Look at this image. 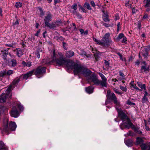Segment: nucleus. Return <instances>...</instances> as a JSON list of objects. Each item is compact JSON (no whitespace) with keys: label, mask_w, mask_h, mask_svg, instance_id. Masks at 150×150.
Instances as JSON below:
<instances>
[{"label":"nucleus","mask_w":150,"mask_h":150,"mask_svg":"<svg viewBox=\"0 0 150 150\" xmlns=\"http://www.w3.org/2000/svg\"><path fill=\"white\" fill-rule=\"evenodd\" d=\"M16 54L19 57H21L23 54V52L21 49L16 48Z\"/></svg>","instance_id":"18"},{"label":"nucleus","mask_w":150,"mask_h":150,"mask_svg":"<svg viewBox=\"0 0 150 150\" xmlns=\"http://www.w3.org/2000/svg\"><path fill=\"white\" fill-rule=\"evenodd\" d=\"M52 20V15L50 13H48L47 16H45L44 21L45 26H47L51 29H54L56 27L55 24L53 23L50 24L49 22Z\"/></svg>","instance_id":"4"},{"label":"nucleus","mask_w":150,"mask_h":150,"mask_svg":"<svg viewBox=\"0 0 150 150\" xmlns=\"http://www.w3.org/2000/svg\"><path fill=\"white\" fill-rule=\"evenodd\" d=\"M133 141L132 140L129 139L125 141V143L128 146H131L133 145Z\"/></svg>","instance_id":"20"},{"label":"nucleus","mask_w":150,"mask_h":150,"mask_svg":"<svg viewBox=\"0 0 150 150\" xmlns=\"http://www.w3.org/2000/svg\"><path fill=\"white\" fill-rule=\"evenodd\" d=\"M120 89L123 91H126L127 90V88L125 87H124L122 86H120Z\"/></svg>","instance_id":"40"},{"label":"nucleus","mask_w":150,"mask_h":150,"mask_svg":"<svg viewBox=\"0 0 150 150\" xmlns=\"http://www.w3.org/2000/svg\"><path fill=\"white\" fill-rule=\"evenodd\" d=\"M143 142V140L140 138L137 137L136 139L137 144H141Z\"/></svg>","instance_id":"26"},{"label":"nucleus","mask_w":150,"mask_h":150,"mask_svg":"<svg viewBox=\"0 0 150 150\" xmlns=\"http://www.w3.org/2000/svg\"><path fill=\"white\" fill-rule=\"evenodd\" d=\"M71 8L72 9L74 10V11H72V12L74 13H77L76 10L78 8V6L76 4H74L71 6Z\"/></svg>","instance_id":"23"},{"label":"nucleus","mask_w":150,"mask_h":150,"mask_svg":"<svg viewBox=\"0 0 150 150\" xmlns=\"http://www.w3.org/2000/svg\"><path fill=\"white\" fill-rule=\"evenodd\" d=\"M12 88V86L10 85L9 87L8 88L7 90L6 91L5 93L6 94L5 95V96L7 98H11V95H10V92L11 90V88Z\"/></svg>","instance_id":"14"},{"label":"nucleus","mask_w":150,"mask_h":150,"mask_svg":"<svg viewBox=\"0 0 150 150\" xmlns=\"http://www.w3.org/2000/svg\"><path fill=\"white\" fill-rule=\"evenodd\" d=\"M11 116L16 118L19 115L20 113L17 110H12L10 113Z\"/></svg>","instance_id":"11"},{"label":"nucleus","mask_w":150,"mask_h":150,"mask_svg":"<svg viewBox=\"0 0 150 150\" xmlns=\"http://www.w3.org/2000/svg\"><path fill=\"white\" fill-rule=\"evenodd\" d=\"M79 8H80L83 12V13H86V11L82 7L81 5H79Z\"/></svg>","instance_id":"37"},{"label":"nucleus","mask_w":150,"mask_h":150,"mask_svg":"<svg viewBox=\"0 0 150 150\" xmlns=\"http://www.w3.org/2000/svg\"><path fill=\"white\" fill-rule=\"evenodd\" d=\"M105 64L107 67H108L109 66V63L108 62L105 60Z\"/></svg>","instance_id":"45"},{"label":"nucleus","mask_w":150,"mask_h":150,"mask_svg":"<svg viewBox=\"0 0 150 150\" xmlns=\"http://www.w3.org/2000/svg\"><path fill=\"white\" fill-rule=\"evenodd\" d=\"M6 74V71H0V76L4 77Z\"/></svg>","instance_id":"32"},{"label":"nucleus","mask_w":150,"mask_h":150,"mask_svg":"<svg viewBox=\"0 0 150 150\" xmlns=\"http://www.w3.org/2000/svg\"><path fill=\"white\" fill-rule=\"evenodd\" d=\"M124 36V35L123 33H120L118 35L116 39V40L117 41H119L121 39L123 38Z\"/></svg>","instance_id":"27"},{"label":"nucleus","mask_w":150,"mask_h":150,"mask_svg":"<svg viewBox=\"0 0 150 150\" xmlns=\"http://www.w3.org/2000/svg\"><path fill=\"white\" fill-rule=\"evenodd\" d=\"M57 55L55 54L54 50H53L51 61L45 63L50 65V63L55 62L59 66L66 65L67 68L68 69H74V72L75 74H82L86 78L87 80L89 81L91 80L96 85H100V80L97 78V75L93 73L91 74V71L81 65L75 63L72 61L67 60L62 56L57 59Z\"/></svg>","instance_id":"1"},{"label":"nucleus","mask_w":150,"mask_h":150,"mask_svg":"<svg viewBox=\"0 0 150 150\" xmlns=\"http://www.w3.org/2000/svg\"><path fill=\"white\" fill-rule=\"evenodd\" d=\"M3 52V54H4V55L6 56L8 53V50H4V51H1Z\"/></svg>","instance_id":"39"},{"label":"nucleus","mask_w":150,"mask_h":150,"mask_svg":"<svg viewBox=\"0 0 150 150\" xmlns=\"http://www.w3.org/2000/svg\"><path fill=\"white\" fill-rule=\"evenodd\" d=\"M127 104L128 105H135L134 103L131 102V101L129 100L127 101Z\"/></svg>","instance_id":"46"},{"label":"nucleus","mask_w":150,"mask_h":150,"mask_svg":"<svg viewBox=\"0 0 150 150\" xmlns=\"http://www.w3.org/2000/svg\"><path fill=\"white\" fill-rule=\"evenodd\" d=\"M19 22L18 21V20H16V22H15V23L13 24V25H16L19 24Z\"/></svg>","instance_id":"64"},{"label":"nucleus","mask_w":150,"mask_h":150,"mask_svg":"<svg viewBox=\"0 0 150 150\" xmlns=\"http://www.w3.org/2000/svg\"><path fill=\"white\" fill-rule=\"evenodd\" d=\"M137 84L142 89H144L145 91L146 90V86L145 84H142L141 82H137Z\"/></svg>","instance_id":"22"},{"label":"nucleus","mask_w":150,"mask_h":150,"mask_svg":"<svg viewBox=\"0 0 150 150\" xmlns=\"http://www.w3.org/2000/svg\"><path fill=\"white\" fill-rule=\"evenodd\" d=\"M116 109L118 113V117L122 120V122L120 125L121 129H123V127H124L128 129L132 128V129H135V127L131 122L127 115L121 109L118 108L117 107H116Z\"/></svg>","instance_id":"2"},{"label":"nucleus","mask_w":150,"mask_h":150,"mask_svg":"<svg viewBox=\"0 0 150 150\" xmlns=\"http://www.w3.org/2000/svg\"><path fill=\"white\" fill-rule=\"evenodd\" d=\"M148 18V15L147 14H145L143 17L144 19H147Z\"/></svg>","instance_id":"52"},{"label":"nucleus","mask_w":150,"mask_h":150,"mask_svg":"<svg viewBox=\"0 0 150 150\" xmlns=\"http://www.w3.org/2000/svg\"><path fill=\"white\" fill-rule=\"evenodd\" d=\"M74 52L71 51H69L66 52L65 56H66L68 58H70L74 56Z\"/></svg>","instance_id":"17"},{"label":"nucleus","mask_w":150,"mask_h":150,"mask_svg":"<svg viewBox=\"0 0 150 150\" xmlns=\"http://www.w3.org/2000/svg\"><path fill=\"white\" fill-rule=\"evenodd\" d=\"M22 3L20 2H17L15 4V6L16 8L21 7L22 6Z\"/></svg>","instance_id":"35"},{"label":"nucleus","mask_w":150,"mask_h":150,"mask_svg":"<svg viewBox=\"0 0 150 150\" xmlns=\"http://www.w3.org/2000/svg\"><path fill=\"white\" fill-rule=\"evenodd\" d=\"M142 64L144 65H142L141 67V72L143 73H147L146 71H149L150 70L149 65L146 67V63L145 61H143L142 62Z\"/></svg>","instance_id":"9"},{"label":"nucleus","mask_w":150,"mask_h":150,"mask_svg":"<svg viewBox=\"0 0 150 150\" xmlns=\"http://www.w3.org/2000/svg\"><path fill=\"white\" fill-rule=\"evenodd\" d=\"M90 3L91 5L93 7H95L96 5L95 4V3L93 1H91Z\"/></svg>","instance_id":"48"},{"label":"nucleus","mask_w":150,"mask_h":150,"mask_svg":"<svg viewBox=\"0 0 150 150\" xmlns=\"http://www.w3.org/2000/svg\"><path fill=\"white\" fill-rule=\"evenodd\" d=\"M130 84L131 86L133 88L135 86V85H134V81H131L130 83Z\"/></svg>","instance_id":"55"},{"label":"nucleus","mask_w":150,"mask_h":150,"mask_svg":"<svg viewBox=\"0 0 150 150\" xmlns=\"http://www.w3.org/2000/svg\"><path fill=\"white\" fill-rule=\"evenodd\" d=\"M83 6L84 7H86L88 10H91L92 9V8L90 6L89 4L88 3H85L83 5Z\"/></svg>","instance_id":"29"},{"label":"nucleus","mask_w":150,"mask_h":150,"mask_svg":"<svg viewBox=\"0 0 150 150\" xmlns=\"http://www.w3.org/2000/svg\"><path fill=\"white\" fill-rule=\"evenodd\" d=\"M40 32V30H39L37 32V33L35 34V35L36 36H38L39 33Z\"/></svg>","instance_id":"58"},{"label":"nucleus","mask_w":150,"mask_h":150,"mask_svg":"<svg viewBox=\"0 0 150 150\" xmlns=\"http://www.w3.org/2000/svg\"><path fill=\"white\" fill-rule=\"evenodd\" d=\"M125 5L127 7H129H129L130 8H131V4H130V5L129 6V1H128L126 3H125Z\"/></svg>","instance_id":"50"},{"label":"nucleus","mask_w":150,"mask_h":150,"mask_svg":"<svg viewBox=\"0 0 150 150\" xmlns=\"http://www.w3.org/2000/svg\"><path fill=\"white\" fill-rule=\"evenodd\" d=\"M8 64L9 67H13L17 65V63L16 59H12L8 62Z\"/></svg>","instance_id":"10"},{"label":"nucleus","mask_w":150,"mask_h":150,"mask_svg":"<svg viewBox=\"0 0 150 150\" xmlns=\"http://www.w3.org/2000/svg\"><path fill=\"white\" fill-rule=\"evenodd\" d=\"M35 54L38 58H40V54L39 52H35Z\"/></svg>","instance_id":"51"},{"label":"nucleus","mask_w":150,"mask_h":150,"mask_svg":"<svg viewBox=\"0 0 150 150\" xmlns=\"http://www.w3.org/2000/svg\"><path fill=\"white\" fill-rule=\"evenodd\" d=\"M17 106L21 111L23 110L24 108L23 107L22 105H21V104H17Z\"/></svg>","instance_id":"36"},{"label":"nucleus","mask_w":150,"mask_h":150,"mask_svg":"<svg viewBox=\"0 0 150 150\" xmlns=\"http://www.w3.org/2000/svg\"><path fill=\"white\" fill-rule=\"evenodd\" d=\"M123 38V39L122 41V42L124 43H126L127 41L126 38L124 36V37Z\"/></svg>","instance_id":"49"},{"label":"nucleus","mask_w":150,"mask_h":150,"mask_svg":"<svg viewBox=\"0 0 150 150\" xmlns=\"http://www.w3.org/2000/svg\"><path fill=\"white\" fill-rule=\"evenodd\" d=\"M120 59H121L122 61H125V58H123L122 57V56L121 57H120Z\"/></svg>","instance_id":"59"},{"label":"nucleus","mask_w":150,"mask_h":150,"mask_svg":"<svg viewBox=\"0 0 150 150\" xmlns=\"http://www.w3.org/2000/svg\"><path fill=\"white\" fill-rule=\"evenodd\" d=\"M135 64L139 65L140 64V62L139 60H137L135 63Z\"/></svg>","instance_id":"61"},{"label":"nucleus","mask_w":150,"mask_h":150,"mask_svg":"<svg viewBox=\"0 0 150 150\" xmlns=\"http://www.w3.org/2000/svg\"><path fill=\"white\" fill-rule=\"evenodd\" d=\"M99 75L100 77L102 80H100V85L102 87H107V79L102 74L100 73H99Z\"/></svg>","instance_id":"7"},{"label":"nucleus","mask_w":150,"mask_h":150,"mask_svg":"<svg viewBox=\"0 0 150 150\" xmlns=\"http://www.w3.org/2000/svg\"><path fill=\"white\" fill-rule=\"evenodd\" d=\"M133 88L136 89V90H139L140 91H142V90L139 89V88H138L137 86H136V85H135V86Z\"/></svg>","instance_id":"56"},{"label":"nucleus","mask_w":150,"mask_h":150,"mask_svg":"<svg viewBox=\"0 0 150 150\" xmlns=\"http://www.w3.org/2000/svg\"><path fill=\"white\" fill-rule=\"evenodd\" d=\"M26 63L25 62V61H23L22 62V64L23 65V66L24 67H26Z\"/></svg>","instance_id":"57"},{"label":"nucleus","mask_w":150,"mask_h":150,"mask_svg":"<svg viewBox=\"0 0 150 150\" xmlns=\"http://www.w3.org/2000/svg\"><path fill=\"white\" fill-rule=\"evenodd\" d=\"M79 31L81 33V35H87L88 34V30H86L85 31H84V30L82 29H81L79 30Z\"/></svg>","instance_id":"28"},{"label":"nucleus","mask_w":150,"mask_h":150,"mask_svg":"<svg viewBox=\"0 0 150 150\" xmlns=\"http://www.w3.org/2000/svg\"><path fill=\"white\" fill-rule=\"evenodd\" d=\"M143 2L146 4L144 6L145 7H148L150 6V0H144Z\"/></svg>","instance_id":"25"},{"label":"nucleus","mask_w":150,"mask_h":150,"mask_svg":"<svg viewBox=\"0 0 150 150\" xmlns=\"http://www.w3.org/2000/svg\"><path fill=\"white\" fill-rule=\"evenodd\" d=\"M32 65L31 62H29L26 63V66L30 67Z\"/></svg>","instance_id":"47"},{"label":"nucleus","mask_w":150,"mask_h":150,"mask_svg":"<svg viewBox=\"0 0 150 150\" xmlns=\"http://www.w3.org/2000/svg\"><path fill=\"white\" fill-rule=\"evenodd\" d=\"M148 99L146 96H144L142 99V102L145 103L148 101Z\"/></svg>","instance_id":"34"},{"label":"nucleus","mask_w":150,"mask_h":150,"mask_svg":"<svg viewBox=\"0 0 150 150\" xmlns=\"http://www.w3.org/2000/svg\"><path fill=\"white\" fill-rule=\"evenodd\" d=\"M63 46V47L65 50H67V44L66 43H65L64 42H62Z\"/></svg>","instance_id":"42"},{"label":"nucleus","mask_w":150,"mask_h":150,"mask_svg":"<svg viewBox=\"0 0 150 150\" xmlns=\"http://www.w3.org/2000/svg\"><path fill=\"white\" fill-rule=\"evenodd\" d=\"M31 41L33 42L35 41V38H34V37H32L31 38Z\"/></svg>","instance_id":"63"},{"label":"nucleus","mask_w":150,"mask_h":150,"mask_svg":"<svg viewBox=\"0 0 150 150\" xmlns=\"http://www.w3.org/2000/svg\"><path fill=\"white\" fill-rule=\"evenodd\" d=\"M110 99H108V97L107 98V99L106 100L105 102V104L106 105L108 104L109 103H110V101L109 100Z\"/></svg>","instance_id":"53"},{"label":"nucleus","mask_w":150,"mask_h":150,"mask_svg":"<svg viewBox=\"0 0 150 150\" xmlns=\"http://www.w3.org/2000/svg\"><path fill=\"white\" fill-rule=\"evenodd\" d=\"M13 73V71L12 70H8L6 72V74L7 75L9 76Z\"/></svg>","instance_id":"31"},{"label":"nucleus","mask_w":150,"mask_h":150,"mask_svg":"<svg viewBox=\"0 0 150 150\" xmlns=\"http://www.w3.org/2000/svg\"><path fill=\"white\" fill-rule=\"evenodd\" d=\"M140 54H142L144 57L145 58H146L148 56V52L146 49H145L144 50H142V51H141L139 53V57Z\"/></svg>","instance_id":"15"},{"label":"nucleus","mask_w":150,"mask_h":150,"mask_svg":"<svg viewBox=\"0 0 150 150\" xmlns=\"http://www.w3.org/2000/svg\"><path fill=\"white\" fill-rule=\"evenodd\" d=\"M38 9L40 11V15L42 16H43L44 15L45 12H43V10H42V9L40 7H39L38 8Z\"/></svg>","instance_id":"33"},{"label":"nucleus","mask_w":150,"mask_h":150,"mask_svg":"<svg viewBox=\"0 0 150 150\" xmlns=\"http://www.w3.org/2000/svg\"><path fill=\"white\" fill-rule=\"evenodd\" d=\"M129 135L130 136H133V134L132 133V132L131 131H129V132L127 133V134H125V136H126V135Z\"/></svg>","instance_id":"44"},{"label":"nucleus","mask_w":150,"mask_h":150,"mask_svg":"<svg viewBox=\"0 0 150 150\" xmlns=\"http://www.w3.org/2000/svg\"><path fill=\"white\" fill-rule=\"evenodd\" d=\"M7 98L5 96L4 94H2L0 96V102L1 103H4L5 102L6 99Z\"/></svg>","instance_id":"21"},{"label":"nucleus","mask_w":150,"mask_h":150,"mask_svg":"<svg viewBox=\"0 0 150 150\" xmlns=\"http://www.w3.org/2000/svg\"><path fill=\"white\" fill-rule=\"evenodd\" d=\"M86 92L88 94H91L93 92V88L91 86H89L85 88Z\"/></svg>","instance_id":"16"},{"label":"nucleus","mask_w":150,"mask_h":150,"mask_svg":"<svg viewBox=\"0 0 150 150\" xmlns=\"http://www.w3.org/2000/svg\"><path fill=\"white\" fill-rule=\"evenodd\" d=\"M0 150H8L5 144L2 141H0Z\"/></svg>","instance_id":"19"},{"label":"nucleus","mask_w":150,"mask_h":150,"mask_svg":"<svg viewBox=\"0 0 150 150\" xmlns=\"http://www.w3.org/2000/svg\"><path fill=\"white\" fill-rule=\"evenodd\" d=\"M107 96L108 97V99L113 100L114 102V103L116 106H120V103L117 100L116 96L114 93H110L109 91H108Z\"/></svg>","instance_id":"6"},{"label":"nucleus","mask_w":150,"mask_h":150,"mask_svg":"<svg viewBox=\"0 0 150 150\" xmlns=\"http://www.w3.org/2000/svg\"><path fill=\"white\" fill-rule=\"evenodd\" d=\"M20 81V78L19 77H17L12 82V85H11L12 86V85H16Z\"/></svg>","instance_id":"24"},{"label":"nucleus","mask_w":150,"mask_h":150,"mask_svg":"<svg viewBox=\"0 0 150 150\" xmlns=\"http://www.w3.org/2000/svg\"><path fill=\"white\" fill-rule=\"evenodd\" d=\"M110 36V33H106L104 36L103 37L101 40L93 37V40L97 44L104 46H108L112 42V40L109 39Z\"/></svg>","instance_id":"3"},{"label":"nucleus","mask_w":150,"mask_h":150,"mask_svg":"<svg viewBox=\"0 0 150 150\" xmlns=\"http://www.w3.org/2000/svg\"><path fill=\"white\" fill-rule=\"evenodd\" d=\"M119 74L120 76H121L122 79H123L125 77L124 74L121 71H120Z\"/></svg>","instance_id":"43"},{"label":"nucleus","mask_w":150,"mask_h":150,"mask_svg":"<svg viewBox=\"0 0 150 150\" xmlns=\"http://www.w3.org/2000/svg\"><path fill=\"white\" fill-rule=\"evenodd\" d=\"M103 19L105 22H107L109 21V20L107 15H105V16H103Z\"/></svg>","instance_id":"38"},{"label":"nucleus","mask_w":150,"mask_h":150,"mask_svg":"<svg viewBox=\"0 0 150 150\" xmlns=\"http://www.w3.org/2000/svg\"><path fill=\"white\" fill-rule=\"evenodd\" d=\"M113 90L114 91L117 93L118 94H121V93L119 92V91L116 88H114L113 89Z\"/></svg>","instance_id":"41"},{"label":"nucleus","mask_w":150,"mask_h":150,"mask_svg":"<svg viewBox=\"0 0 150 150\" xmlns=\"http://www.w3.org/2000/svg\"><path fill=\"white\" fill-rule=\"evenodd\" d=\"M17 127V125L15 122H11L9 124L8 127V125L6 126L3 129V131L7 132H8V129L12 131H14L15 130Z\"/></svg>","instance_id":"5"},{"label":"nucleus","mask_w":150,"mask_h":150,"mask_svg":"<svg viewBox=\"0 0 150 150\" xmlns=\"http://www.w3.org/2000/svg\"><path fill=\"white\" fill-rule=\"evenodd\" d=\"M6 45L8 46L12 47H13V45L12 44H6Z\"/></svg>","instance_id":"62"},{"label":"nucleus","mask_w":150,"mask_h":150,"mask_svg":"<svg viewBox=\"0 0 150 150\" xmlns=\"http://www.w3.org/2000/svg\"><path fill=\"white\" fill-rule=\"evenodd\" d=\"M34 71L35 70L33 69L32 71L28 72L26 74L24 75L23 76V78L26 79H27L28 77L32 75Z\"/></svg>","instance_id":"13"},{"label":"nucleus","mask_w":150,"mask_h":150,"mask_svg":"<svg viewBox=\"0 0 150 150\" xmlns=\"http://www.w3.org/2000/svg\"><path fill=\"white\" fill-rule=\"evenodd\" d=\"M137 11V10L135 9V8H132V12L133 13H136V12Z\"/></svg>","instance_id":"54"},{"label":"nucleus","mask_w":150,"mask_h":150,"mask_svg":"<svg viewBox=\"0 0 150 150\" xmlns=\"http://www.w3.org/2000/svg\"><path fill=\"white\" fill-rule=\"evenodd\" d=\"M79 54L81 55H84L86 56L87 57H88V56L86 55V52L83 51H81V52H79Z\"/></svg>","instance_id":"30"},{"label":"nucleus","mask_w":150,"mask_h":150,"mask_svg":"<svg viewBox=\"0 0 150 150\" xmlns=\"http://www.w3.org/2000/svg\"><path fill=\"white\" fill-rule=\"evenodd\" d=\"M103 25H104L106 27H108L110 26V25L107 24L106 23H103Z\"/></svg>","instance_id":"60"},{"label":"nucleus","mask_w":150,"mask_h":150,"mask_svg":"<svg viewBox=\"0 0 150 150\" xmlns=\"http://www.w3.org/2000/svg\"><path fill=\"white\" fill-rule=\"evenodd\" d=\"M140 147L143 150L146 149H147V150H150V143L147 144L142 143L141 144Z\"/></svg>","instance_id":"12"},{"label":"nucleus","mask_w":150,"mask_h":150,"mask_svg":"<svg viewBox=\"0 0 150 150\" xmlns=\"http://www.w3.org/2000/svg\"><path fill=\"white\" fill-rule=\"evenodd\" d=\"M46 71L45 67L39 66L36 69L34 74L37 76L42 75Z\"/></svg>","instance_id":"8"}]
</instances>
